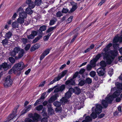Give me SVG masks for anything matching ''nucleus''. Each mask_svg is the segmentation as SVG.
Segmentation results:
<instances>
[{"label":"nucleus","instance_id":"f257e3e1","mask_svg":"<svg viewBox=\"0 0 122 122\" xmlns=\"http://www.w3.org/2000/svg\"><path fill=\"white\" fill-rule=\"evenodd\" d=\"M112 45V44L111 43L108 44L103 50L104 52L102 53L104 59L106 60L108 64L111 63L115 57L118 54L117 51V50H110V48Z\"/></svg>","mask_w":122,"mask_h":122},{"label":"nucleus","instance_id":"f03ea898","mask_svg":"<svg viewBox=\"0 0 122 122\" xmlns=\"http://www.w3.org/2000/svg\"><path fill=\"white\" fill-rule=\"evenodd\" d=\"M116 85L117 88V90L113 93L112 96L106 97L105 100H103L102 101V104L104 108H106L108 106V103H111L113 98L118 96L122 92V84L117 82L116 83Z\"/></svg>","mask_w":122,"mask_h":122},{"label":"nucleus","instance_id":"7ed1b4c3","mask_svg":"<svg viewBox=\"0 0 122 122\" xmlns=\"http://www.w3.org/2000/svg\"><path fill=\"white\" fill-rule=\"evenodd\" d=\"M26 66H25L24 63L22 62L16 64L13 67L14 73L17 75H19L21 73V71Z\"/></svg>","mask_w":122,"mask_h":122},{"label":"nucleus","instance_id":"20e7f679","mask_svg":"<svg viewBox=\"0 0 122 122\" xmlns=\"http://www.w3.org/2000/svg\"><path fill=\"white\" fill-rule=\"evenodd\" d=\"M96 107L95 108L94 107L92 108V112L91 115V117L93 119H95L97 117V114L100 113L102 112V107L101 105L96 104L95 105Z\"/></svg>","mask_w":122,"mask_h":122},{"label":"nucleus","instance_id":"39448f33","mask_svg":"<svg viewBox=\"0 0 122 122\" xmlns=\"http://www.w3.org/2000/svg\"><path fill=\"white\" fill-rule=\"evenodd\" d=\"M28 116L30 118H32L33 121L29 118H27L25 119V121L28 122H37L38 121L39 115L37 113H35L34 116L32 114H29Z\"/></svg>","mask_w":122,"mask_h":122},{"label":"nucleus","instance_id":"423d86ee","mask_svg":"<svg viewBox=\"0 0 122 122\" xmlns=\"http://www.w3.org/2000/svg\"><path fill=\"white\" fill-rule=\"evenodd\" d=\"M13 81L10 79V76H7L5 79L4 85L5 87H7L10 86L12 84Z\"/></svg>","mask_w":122,"mask_h":122},{"label":"nucleus","instance_id":"0eeeda50","mask_svg":"<svg viewBox=\"0 0 122 122\" xmlns=\"http://www.w3.org/2000/svg\"><path fill=\"white\" fill-rule=\"evenodd\" d=\"M17 13H19V17L25 18H26L27 15V13L24 11L22 7H20L17 11Z\"/></svg>","mask_w":122,"mask_h":122},{"label":"nucleus","instance_id":"6e6552de","mask_svg":"<svg viewBox=\"0 0 122 122\" xmlns=\"http://www.w3.org/2000/svg\"><path fill=\"white\" fill-rule=\"evenodd\" d=\"M66 85L69 86H75V80L73 78H69L65 83Z\"/></svg>","mask_w":122,"mask_h":122},{"label":"nucleus","instance_id":"1a4fd4ad","mask_svg":"<svg viewBox=\"0 0 122 122\" xmlns=\"http://www.w3.org/2000/svg\"><path fill=\"white\" fill-rule=\"evenodd\" d=\"M97 71V73L100 76H103L105 72V69L102 68H98Z\"/></svg>","mask_w":122,"mask_h":122},{"label":"nucleus","instance_id":"9d476101","mask_svg":"<svg viewBox=\"0 0 122 122\" xmlns=\"http://www.w3.org/2000/svg\"><path fill=\"white\" fill-rule=\"evenodd\" d=\"M65 86L64 85H62L56 88L54 90V92L56 93L59 92H62L65 89Z\"/></svg>","mask_w":122,"mask_h":122},{"label":"nucleus","instance_id":"9b49d317","mask_svg":"<svg viewBox=\"0 0 122 122\" xmlns=\"http://www.w3.org/2000/svg\"><path fill=\"white\" fill-rule=\"evenodd\" d=\"M17 109H15L13 111V113L10 115L8 116V118H11L10 120H13L15 118V117L16 114L17 113Z\"/></svg>","mask_w":122,"mask_h":122},{"label":"nucleus","instance_id":"f8f14e48","mask_svg":"<svg viewBox=\"0 0 122 122\" xmlns=\"http://www.w3.org/2000/svg\"><path fill=\"white\" fill-rule=\"evenodd\" d=\"M118 41L120 42H122V36H115L113 40V43H117Z\"/></svg>","mask_w":122,"mask_h":122},{"label":"nucleus","instance_id":"ddd939ff","mask_svg":"<svg viewBox=\"0 0 122 122\" xmlns=\"http://www.w3.org/2000/svg\"><path fill=\"white\" fill-rule=\"evenodd\" d=\"M24 54V51L23 49H22L19 51L18 56H15V59L17 60L22 57Z\"/></svg>","mask_w":122,"mask_h":122},{"label":"nucleus","instance_id":"4468645a","mask_svg":"<svg viewBox=\"0 0 122 122\" xmlns=\"http://www.w3.org/2000/svg\"><path fill=\"white\" fill-rule=\"evenodd\" d=\"M59 97V94L58 93H56L52 96L49 100V103H51L56 100L57 97Z\"/></svg>","mask_w":122,"mask_h":122},{"label":"nucleus","instance_id":"2eb2a0df","mask_svg":"<svg viewBox=\"0 0 122 122\" xmlns=\"http://www.w3.org/2000/svg\"><path fill=\"white\" fill-rule=\"evenodd\" d=\"M37 35V32L35 31H32L31 34L27 36V37L28 39H33L34 37Z\"/></svg>","mask_w":122,"mask_h":122},{"label":"nucleus","instance_id":"dca6fc26","mask_svg":"<svg viewBox=\"0 0 122 122\" xmlns=\"http://www.w3.org/2000/svg\"><path fill=\"white\" fill-rule=\"evenodd\" d=\"M48 107V111L49 115H52L54 114V110L51 108V104L49 103L47 106Z\"/></svg>","mask_w":122,"mask_h":122},{"label":"nucleus","instance_id":"f3484780","mask_svg":"<svg viewBox=\"0 0 122 122\" xmlns=\"http://www.w3.org/2000/svg\"><path fill=\"white\" fill-rule=\"evenodd\" d=\"M3 69L5 71H6L8 69L10 68L11 67V65H8L7 64L4 62L2 64Z\"/></svg>","mask_w":122,"mask_h":122},{"label":"nucleus","instance_id":"a211bd4d","mask_svg":"<svg viewBox=\"0 0 122 122\" xmlns=\"http://www.w3.org/2000/svg\"><path fill=\"white\" fill-rule=\"evenodd\" d=\"M26 3L29 5V6L31 8H33L35 6L34 3L31 1V0H27L26 1Z\"/></svg>","mask_w":122,"mask_h":122},{"label":"nucleus","instance_id":"6ab92c4d","mask_svg":"<svg viewBox=\"0 0 122 122\" xmlns=\"http://www.w3.org/2000/svg\"><path fill=\"white\" fill-rule=\"evenodd\" d=\"M67 70H65L63 71L61 74H59L57 76V77L59 78V80L63 77L67 73Z\"/></svg>","mask_w":122,"mask_h":122},{"label":"nucleus","instance_id":"aec40b11","mask_svg":"<svg viewBox=\"0 0 122 122\" xmlns=\"http://www.w3.org/2000/svg\"><path fill=\"white\" fill-rule=\"evenodd\" d=\"M45 98V96L42 94L40 98L37 100L34 103V106H36L38 104H39V102H41V99H43Z\"/></svg>","mask_w":122,"mask_h":122},{"label":"nucleus","instance_id":"412c9836","mask_svg":"<svg viewBox=\"0 0 122 122\" xmlns=\"http://www.w3.org/2000/svg\"><path fill=\"white\" fill-rule=\"evenodd\" d=\"M32 9L29 6L28 7H27L26 9V13L27 14V13L30 15L32 14L33 12V11L31 10Z\"/></svg>","mask_w":122,"mask_h":122},{"label":"nucleus","instance_id":"4be33fe9","mask_svg":"<svg viewBox=\"0 0 122 122\" xmlns=\"http://www.w3.org/2000/svg\"><path fill=\"white\" fill-rule=\"evenodd\" d=\"M56 18H53L52 19L50 20V22L49 23V25L51 26L54 25L55 23L56 22Z\"/></svg>","mask_w":122,"mask_h":122},{"label":"nucleus","instance_id":"5701e85b","mask_svg":"<svg viewBox=\"0 0 122 122\" xmlns=\"http://www.w3.org/2000/svg\"><path fill=\"white\" fill-rule=\"evenodd\" d=\"M58 24L54 27H50L47 30L46 32L47 33H49L52 31L53 30L56 29L58 27Z\"/></svg>","mask_w":122,"mask_h":122},{"label":"nucleus","instance_id":"b1692460","mask_svg":"<svg viewBox=\"0 0 122 122\" xmlns=\"http://www.w3.org/2000/svg\"><path fill=\"white\" fill-rule=\"evenodd\" d=\"M118 111L116 110L114 112V114L115 115H118V113L122 112V107L119 106L117 107Z\"/></svg>","mask_w":122,"mask_h":122},{"label":"nucleus","instance_id":"393cba45","mask_svg":"<svg viewBox=\"0 0 122 122\" xmlns=\"http://www.w3.org/2000/svg\"><path fill=\"white\" fill-rule=\"evenodd\" d=\"M12 35V33L11 32L9 31L5 34V37L6 39H9L11 37Z\"/></svg>","mask_w":122,"mask_h":122},{"label":"nucleus","instance_id":"a878e982","mask_svg":"<svg viewBox=\"0 0 122 122\" xmlns=\"http://www.w3.org/2000/svg\"><path fill=\"white\" fill-rule=\"evenodd\" d=\"M74 93L77 95L79 94L81 92V90L78 87H74Z\"/></svg>","mask_w":122,"mask_h":122},{"label":"nucleus","instance_id":"bb28decb","mask_svg":"<svg viewBox=\"0 0 122 122\" xmlns=\"http://www.w3.org/2000/svg\"><path fill=\"white\" fill-rule=\"evenodd\" d=\"M59 80V78H58L57 77H55L54 80L51 81L50 83L48 84L49 85H50L53 84L56 82L58 81Z\"/></svg>","mask_w":122,"mask_h":122},{"label":"nucleus","instance_id":"cd10ccee","mask_svg":"<svg viewBox=\"0 0 122 122\" xmlns=\"http://www.w3.org/2000/svg\"><path fill=\"white\" fill-rule=\"evenodd\" d=\"M19 24L17 22H13L12 24V27L14 28H18L19 26Z\"/></svg>","mask_w":122,"mask_h":122},{"label":"nucleus","instance_id":"c85d7f7f","mask_svg":"<svg viewBox=\"0 0 122 122\" xmlns=\"http://www.w3.org/2000/svg\"><path fill=\"white\" fill-rule=\"evenodd\" d=\"M20 41L21 43H22L23 44L25 45L27 43L28 40L27 38H21L20 40Z\"/></svg>","mask_w":122,"mask_h":122},{"label":"nucleus","instance_id":"c756f323","mask_svg":"<svg viewBox=\"0 0 122 122\" xmlns=\"http://www.w3.org/2000/svg\"><path fill=\"white\" fill-rule=\"evenodd\" d=\"M78 81L79 82L78 85L81 86H83L85 84V82L84 79H80Z\"/></svg>","mask_w":122,"mask_h":122},{"label":"nucleus","instance_id":"7c9ffc66","mask_svg":"<svg viewBox=\"0 0 122 122\" xmlns=\"http://www.w3.org/2000/svg\"><path fill=\"white\" fill-rule=\"evenodd\" d=\"M68 98H67L66 97H63L60 100L61 102L63 104H65L67 101V99Z\"/></svg>","mask_w":122,"mask_h":122},{"label":"nucleus","instance_id":"2f4dec72","mask_svg":"<svg viewBox=\"0 0 122 122\" xmlns=\"http://www.w3.org/2000/svg\"><path fill=\"white\" fill-rule=\"evenodd\" d=\"M91 120V118L89 116H87L85 118V119L83 120L82 122H89Z\"/></svg>","mask_w":122,"mask_h":122},{"label":"nucleus","instance_id":"473e14b6","mask_svg":"<svg viewBox=\"0 0 122 122\" xmlns=\"http://www.w3.org/2000/svg\"><path fill=\"white\" fill-rule=\"evenodd\" d=\"M52 49L51 48H48L45 50L43 53L45 55V56H46L49 53L50 51Z\"/></svg>","mask_w":122,"mask_h":122},{"label":"nucleus","instance_id":"72a5a7b5","mask_svg":"<svg viewBox=\"0 0 122 122\" xmlns=\"http://www.w3.org/2000/svg\"><path fill=\"white\" fill-rule=\"evenodd\" d=\"M95 59H94L93 60L91 61L90 62V65L92 66V67H95L96 66L95 63L96 62Z\"/></svg>","mask_w":122,"mask_h":122},{"label":"nucleus","instance_id":"f704fd0d","mask_svg":"<svg viewBox=\"0 0 122 122\" xmlns=\"http://www.w3.org/2000/svg\"><path fill=\"white\" fill-rule=\"evenodd\" d=\"M100 65L102 67V68H103L106 66L107 64L105 61H101L100 62Z\"/></svg>","mask_w":122,"mask_h":122},{"label":"nucleus","instance_id":"c9c22d12","mask_svg":"<svg viewBox=\"0 0 122 122\" xmlns=\"http://www.w3.org/2000/svg\"><path fill=\"white\" fill-rule=\"evenodd\" d=\"M24 18L19 17L17 19L18 22L20 24H22L24 22Z\"/></svg>","mask_w":122,"mask_h":122},{"label":"nucleus","instance_id":"e433bc0d","mask_svg":"<svg viewBox=\"0 0 122 122\" xmlns=\"http://www.w3.org/2000/svg\"><path fill=\"white\" fill-rule=\"evenodd\" d=\"M61 102H55L53 103L54 105L57 107H60L61 105Z\"/></svg>","mask_w":122,"mask_h":122},{"label":"nucleus","instance_id":"4c0bfd02","mask_svg":"<svg viewBox=\"0 0 122 122\" xmlns=\"http://www.w3.org/2000/svg\"><path fill=\"white\" fill-rule=\"evenodd\" d=\"M2 43L3 46H5L8 44V42L7 39L5 38L4 40L2 41Z\"/></svg>","mask_w":122,"mask_h":122},{"label":"nucleus","instance_id":"58836bf2","mask_svg":"<svg viewBox=\"0 0 122 122\" xmlns=\"http://www.w3.org/2000/svg\"><path fill=\"white\" fill-rule=\"evenodd\" d=\"M42 2L41 0H35V4L37 6L40 5Z\"/></svg>","mask_w":122,"mask_h":122},{"label":"nucleus","instance_id":"ea45409f","mask_svg":"<svg viewBox=\"0 0 122 122\" xmlns=\"http://www.w3.org/2000/svg\"><path fill=\"white\" fill-rule=\"evenodd\" d=\"M71 92H68L65 94V96L67 97V98H69L71 96Z\"/></svg>","mask_w":122,"mask_h":122},{"label":"nucleus","instance_id":"a19ab883","mask_svg":"<svg viewBox=\"0 0 122 122\" xmlns=\"http://www.w3.org/2000/svg\"><path fill=\"white\" fill-rule=\"evenodd\" d=\"M13 50L16 53H17L20 50V48L19 47H16L14 48Z\"/></svg>","mask_w":122,"mask_h":122},{"label":"nucleus","instance_id":"79ce46f5","mask_svg":"<svg viewBox=\"0 0 122 122\" xmlns=\"http://www.w3.org/2000/svg\"><path fill=\"white\" fill-rule=\"evenodd\" d=\"M41 38V36H38L37 37H36L34 39V40L32 41V43H35L38 40H39Z\"/></svg>","mask_w":122,"mask_h":122},{"label":"nucleus","instance_id":"37998d69","mask_svg":"<svg viewBox=\"0 0 122 122\" xmlns=\"http://www.w3.org/2000/svg\"><path fill=\"white\" fill-rule=\"evenodd\" d=\"M9 60L10 62L12 64L14 63L15 62V60L13 57H9Z\"/></svg>","mask_w":122,"mask_h":122},{"label":"nucleus","instance_id":"c03bdc74","mask_svg":"<svg viewBox=\"0 0 122 122\" xmlns=\"http://www.w3.org/2000/svg\"><path fill=\"white\" fill-rule=\"evenodd\" d=\"M101 54H102L103 55V54H98L96 56L95 58L94 59L96 61H97L100 58L101 56Z\"/></svg>","mask_w":122,"mask_h":122},{"label":"nucleus","instance_id":"a18cd8bd","mask_svg":"<svg viewBox=\"0 0 122 122\" xmlns=\"http://www.w3.org/2000/svg\"><path fill=\"white\" fill-rule=\"evenodd\" d=\"M43 106L41 105H40L36 107V109L38 111L41 110L43 108Z\"/></svg>","mask_w":122,"mask_h":122},{"label":"nucleus","instance_id":"49530a36","mask_svg":"<svg viewBox=\"0 0 122 122\" xmlns=\"http://www.w3.org/2000/svg\"><path fill=\"white\" fill-rule=\"evenodd\" d=\"M62 15L60 11L57 12L56 14V16L57 17H60Z\"/></svg>","mask_w":122,"mask_h":122},{"label":"nucleus","instance_id":"de8ad7c7","mask_svg":"<svg viewBox=\"0 0 122 122\" xmlns=\"http://www.w3.org/2000/svg\"><path fill=\"white\" fill-rule=\"evenodd\" d=\"M77 8L76 3L75 4V5H73L71 9V12L74 11Z\"/></svg>","mask_w":122,"mask_h":122},{"label":"nucleus","instance_id":"09e8293b","mask_svg":"<svg viewBox=\"0 0 122 122\" xmlns=\"http://www.w3.org/2000/svg\"><path fill=\"white\" fill-rule=\"evenodd\" d=\"M38 33V36H41V38L42 37V35L43 34L42 31L39 29V30L37 31V34Z\"/></svg>","mask_w":122,"mask_h":122},{"label":"nucleus","instance_id":"8fccbe9b","mask_svg":"<svg viewBox=\"0 0 122 122\" xmlns=\"http://www.w3.org/2000/svg\"><path fill=\"white\" fill-rule=\"evenodd\" d=\"M31 105H29L26 108V110H25L24 111H25V112H23V114H25L28 111H29L30 109L31 108Z\"/></svg>","mask_w":122,"mask_h":122},{"label":"nucleus","instance_id":"3c124183","mask_svg":"<svg viewBox=\"0 0 122 122\" xmlns=\"http://www.w3.org/2000/svg\"><path fill=\"white\" fill-rule=\"evenodd\" d=\"M17 54V53L13 50L11 51L10 53V56L14 57H15V56Z\"/></svg>","mask_w":122,"mask_h":122},{"label":"nucleus","instance_id":"603ef678","mask_svg":"<svg viewBox=\"0 0 122 122\" xmlns=\"http://www.w3.org/2000/svg\"><path fill=\"white\" fill-rule=\"evenodd\" d=\"M86 82L88 84H90L92 82V80L90 78H88L86 79Z\"/></svg>","mask_w":122,"mask_h":122},{"label":"nucleus","instance_id":"864d4df0","mask_svg":"<svg viewBox=\"0 0 122 122\" xmlns=\"http://www.w3.org/2000/svg\"><path fill=\"white\" fill-rule=\"evenodd\" d=\"M96 75V73L94 71H91L90 73V75L92 77H94Z\"/></svg>","mask_w":122,"mask_h":122},{"label":"nucleus","instance_id":"5fc2aeb1","mask_svg":"<svg viewBox=\"0 0 122 122\" xmlns=\"http://www.w3.org/2000/svg\"><path fill=\"white\" fill-rule=\"evenodd\" d=\"M46 26L43 25L41 26L40 27L39 29L42 31H45L46 30Z\"/></svg>","mask_w":122,"mask_h":122},{"label":"nucleus","instance_id":"6e6d98bb","mask_svg":"<svg viewBox=\"0 0 122 122\" xmlns=\"http://www.w3.org/2000/svg\"><path fill=\"white\" fill-rule=\"evenodd\" d=\"M92 67H92V66L89 64H88V65H87V71H90L91 70V69Z\"/></svg>","mask_w":122,"mask_h":122},{"label":"nucleus","instance_id":"4d7b16f0","mask_svg":"<svg viewBox=\"0 0 122 122\" xmlns=\"http://www.w3.org/2000/svg\"><path fill=\"white\" fill-rule=\"evenodd\" d=\"M73 17L72 16H70L66 21V22L67 23H71Z\"/></svg>","mask_w":122,"mask_h":122},{"label":"nucleus","instance_id":"13d9d810","mask_svg":"<svg viewBox=\"0 0 122 122\" xmlns=\"http://www.w3.org/2000/svg\"><path fill=\"white\" fill-rule=\"evenodd\" d=\"M57 86V85L49 89L48 90V93H50V92H51L54 88H56Z\"/></svg>","mask_w":122,"mask_h":122},{"label":"nucleus","instance_id":"bf43d9fd","mask_svg":"<svg viewBox=\"0 0 122 122\" xmlns=\"http://www.w3.org/2000/svg\"><path fill=\"white\" fill-rule=\"evenodd\" d=\"M30 44H27L25 47V49L27 51L30 48Z\"/></svg>","mask_w":122,"mask_h":122},{"label":"nucleus","instance_id":"052dcab7","mask_svg":"<svg viewBox=\"0 0 122 122\" xmlns=\"http://www.w3.org/2000/svg\"><path fill=\"white\" fill-rule=\"evenodd\" d=\"M85 70L83 68H82L81 69L79 72V73L80 74H83L85 71Z\"/></svg>","mask_w":122,"mask_h":122},{"label":"nucleus","instance_id":"680f3d73","mask_svg":"<svg viewBox=\"0 0 122 122\" xmlns=\"http://www.w3.org/2000/svg\"><path fill=\"white\" fill-rule=\"evenodd\" d=\"M113 70L112 69H110L108 72V74H109L110 76H112V75L113 74Z\"/></svg>","mask_w":122,"mask_h":122},{"label":"nucleus","instance_id":"e2e57ef3","mask_svg":"<svg viewBox=\"0 0 122 122\" xmlns=\"http://www.w3.org/2000/svg\"><path fill=\"white\" fill-rule=\"evenodd\" d=\"M118 44H113V46L114 48L115 49H117L118 47Z\"/></svg>","mask_w":122,"mask_h":122},{"label":"nucleus","instance_id":"0e129e2a","mask_svg":"<svg viewBox=\"0 0 122 122\" xmlns=\"http://www.w3.org/2000/svg\"><path fill=\"white\" fill-rule=\"evenodd\" d=\"M68 11V9L64 8H63L62 10V13H67Z\"/></svg>","mask_w":122,"mask_h":122},{"label":"nucleus","instance_id":"69168bd1","mask_svg":"<svg viewBox=\"0 0 122 122\" xmlns=\"http://www.w3.org/2000/svg\"><path fill=\"white\" fill-rule=\"evenodd\" d=\"M68 92H71V93H74V88L73 89L72 88H71L69 89Z\"/></svg>","mask_w":122,"mask_h":122},{"label":"nucleus","instance_id":"338daca9","mask_svg":"<svg viewBox=\"0 0 122 122\" xmlns=\"http://www.w3.org/2000/svg\"><path fill=\"white\" fill-rule=\"evenodd\" d=\"M79 74V73L78 72H76L75 73L73 77L72 78H73V79L75 78H76L77 76V75Z\"/></svg>","mask_w":122,"mask_h":122},{"label":"nucleus","instance_id":"774afa93","mask_svg":"<svg viewBox=\"0 0 122 122\" xmlns=\"http://www.w3.org/2000/svg\"><path fill=\"white\" fill-rule=\"evenodd\" d=\"M79 74V73L78 72H76L75 73L73 77L72 78H73V79L75 78H76L77 76V75Z\"/></svg>","mask_w":122,"mask_h":122}]
</instances>
